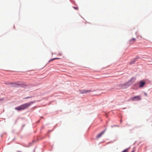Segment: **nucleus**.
I'll return each mask as SVG.
<instances>
[{
    "mask_svg": "<svg viewBox=\"0 0 152 152\" xmlns=\"http://www.w3.org/2000/svg\"><path fill=\"white\" fill-rule=\"evenodd\" d=\"M138 83H136L134 85V87H135L136 86H138Z\"/></svg>",
    "mask_w": 152,
    "mask_h": 152,
    "instance_id": "nucleus-17",
    "label": "nucleus"
},
{
    "mask_svg": "<svg viewBox=\"0 0 152 152\" xmlns=\"http://www.w3.org/2000/svg\"><path fill=\"white\" fill-rule=\"evenodd\" d=\"M144 94L146 96H148L146 92L144 93Z\"/></svg>",
    "mask_w": 152,
    "mask_h": 152,
    "instance_id": "nucleus-18",
    "label": "nucleus"
},
{
    "mask_svg": "<svg viewBox=\"0 0 152 152\" xmlns=\"http://www.w3.org/2000/svg\"><path fill=\"white\" fill-rule=\"evenodd\" d=\"M145 82L143 81H140V85L139 86V87L140 88L142 87L145 85Z\"/></svg>",
    "mask_w": 152,
    "mask_h": 152,
    "instance_id": "nucleus-8",
    "label": "nucleus"
},
{
    "mask_svg": "<svg viewBox=\"0 0 152 152\" xmlns=\"http://www.w3.org/2000/svg\"><path fill=\"white\" fill-rule=\"evenodd\" d=\"M18 88L21 87L24 88H27L28 86L24 83H18Z\"/></svg>",
    "mask_w": 152,
    "mask_h": 152,
    "instance_id": "nucleus-4",
    "label": "nucleus"
},
{
    "mask_svg": "<svg viewBox=\"0 0 152 152\" xmlns=\"http://www.w3.org/2000/svg\"><path fill=\"white\" fill-rule=\"evenodd\" d=\"M92 91L91 90H81L80 91V93L81 94H84L88 93Z\"/></svg>",
    "mask_w": 152,
    "mask_h": 152,
    "instance_id": "nucleus-7",
    "label": "nucleus"
},
{
    "mask_svg": "<svg viewBox=\"0 0 152 152\" xmlns=\"http://www.w3.org/2000/svg\"><path fill=\"white\" fill-rule=\"evenodd\" d=\"M36 101H31L29 102L22 104V105L18 106L15 109L18 111H20L24 110L28 107L31 104L35 102Z\"/></svg>",
    "mask_w": 152,
    "mask_h": 152,
    "instance_id": "nucleus-1",
    "label": "nucleus"
},
{
    "mask_svg": "<svg viewBox=\"0 0 152 152\" xmlns=\"http://www.w3.org/2000/svg\"><path fill=\"white\" fill-rule=\"evenodd\" d=\"M10 82H7V83H5L7 85H10Z\"/></svg>",
    "mask_w": 152,
    "mask_h": 152,
    "instance_id": "nucleus-13",
    "label": "nucleus"
},
{
    "mask_svg": "<svg viewBox=\"0 0 152 152\" xmlns=\"http://www.w3.org/2000/svg\"><path fill=\"white\" fill-rule=\"evenodd\" d=\"M135 40V39L134 38H132V39H131V40H130V41H132V40Z\"/></svg>",
    "mask_w": 152,
    "mask_h": 152,
    "instance_id": "nucleus-20",
    "label": "nucleus"
},
{
    "mask_svg": "<svg viewBox=\"0 0 152 152\" xmlns=\"http://www.w3.org/2000/svg\"><path fill=\"white\" fill-rule=\"evenodd\" d=\"M136 78L135 77H132L127 82L129 84H130V85L133 83V82L135 81Z\"/></svg>",
    "mask_w": 152,
    "mask_h": 152,
    "instance_id": "nucleus-5",
    "label": "nucleus"
},
{
    "mask_svg": "<svg viewBox=\"0 0 152 152\" xmlns=\"http://www.w3.org/2000/svg\"><path fill=\"white\" fill-rule=\"evenodd\" d=\"M128 151V149L127 148L124 150L122 152H127Z\"/></svg>",
    "mask_w": 152,
    "mask_h": 152,
    "instance_id": "nucleus-12",
    "label": "nucleus"
},
{
    "mask_svg": "<svg viewBox=\"0 0 152 152\" xmlns=\"http://www.w3.org/2000/svg\"><path fill=\"white\" fill-rule=\"evenodd\" d=\"M25 125V124H23L22 126V128H23V127H24Z\"/></svg>",
    "mask_w": 152,
    "mask_h": 152,
    "instance_id": "nucleus-24",
    "label": "nucleus"
},
{
    "mask_svg": "<svg viewBox=\"0 0 152 152\" xmlns=\"http://www.w3.org/2000/svg\"><path fill=\"white\" fill-rule=\"evenodd\" d=\"M105 129L103 131H102V132H101L96 137L97 138H100L102 135L105 132Z\"/></svg>",
    "mask_w": 152,
    "mask_h": 152,
    "instance_id": "nucleus-9",
    "label": "nucleus"
},
{
    "mask_svg": "<svg viewBox=\"0 0 152 152\" xmlns=\"http://www.w3.org/2000/svg\"><path fill=\"white\" fill-rule=\"evenodd\" d=\"M4 98H0V103L1 102V101H3L4 99Z\"/></svg>",
    "mask_w": 152,
    "mask_h": 152,
    "instance_id": "nucleus-16",
    "label": "nucleus"
},
{
    "mask_svg": "<svg viewBox=\"0 0 152 152\" xmlns=\"http://www.w3.org/2000/svg\"><path fill=\"white\" fill-rule=\"evenodd\" d=\"M119 126L118 125H113V126H112L111 127H115V126L118 127Z\"/></svg>",
    "mask_w": 152,
    "mask_h": 152,
    "instance_id": "nucleus-14",
    "label": "nucleus"
},
{
    "mask_svg": "<svg viewBox=\"0 0 152 152\" xmlns=\"http://www.w3.org/2000/svg\"><path fill=\"white\" fill-rule=\"evenodd\" d=\"M31 97H32V96H28V97H26L25 98V99H27L31 98Z\"/></svg>",
    "mask_w": 152,
    "mask_h": 152,
    "instance_id": "nucleus-15",
    "label": "nucleus"
},
{
    "mask_svg": "<svg viewBox=\"0 0 152 152\" xmlns=\"http://www.w3.org/2000/svg\"><path fill=\"white\" fill-rule=\"evenodd\" d=\"M120 121H121V123L122 122V121L121 120H120Z\"/></svg>",
    "mask_w": 152,
    "mask_h": 152,
    "instance_id": "nucleus-27",
    "label": "nucleus"
},
{
    "mask_svg": "<svg viewBox=\"0 0 152 152\" xmlns=\"http://www.w3.org/2000/svg\"><path fill=\"white\" fill-rule=\"evenodd\" d=\"M130 86V84H129L128 82L124 83H121L119 84L118 86L122 89H126Z\"/></svg>",
    "mask_w": 152,
    "mask_h": 152,
    "instance_id": "nucleus-2",
    "label": "nucleus"
},
{
    "mask_svg": "<svg viewBox=\"0 0 152 152\" xmlns=\"http://www.w3.org/2000/svg\"><path fill=\"white\" fill-rule=\"evenodd\" d=\"M34 142V141H33L32 142H31L29 143V145H28L25 146V147H29L31 145H32Z\"/></svg>",
    "mask_w": 152,
    "mask_h": 152,
    "instance_id": "nucleus-11",
    "label": "nucleus"
},
{
    "mask_svg": "<svg viewBox=\"0 0 152 152\" xmlns=\"http://www.w3.org/2000/svg\"><path fill=\"white\" fill-rule=\"evenodd\" d=\"M10 86L12 87L18 88V83H15L10 82Z\"/></svg>",
    "mask_w": 152,
    "mask_h": 152,
    "instance_id": "nucleus-6",
    "label": "nucleus"
},
{
    "mask_svg": "<svg viewBox=\"0 0 152 152\" xmlns=\"http://www.w3.org/2000/svg\"><path fill=\"white\" fill-rule=\"evenodd\" d=\"M52 131V130H49V131L48 132H50Z\"/></svg>",
    "mask_w": 152,
    "mask_h": 152,
    "instance_id": "nucleus-26",
    "label": "nucleus"
},
{
    "mask_svg": "<svg viewBox=\"0 0 152 152\" xmlns=\"http://www.w3.org/2000/svg\"><path fill=\"white\" fill-rule=\"evenodd\" d=\"M139 58V57L138 56H137L135 58H136V59H137V58Z\"/></svg>",
    "mask_w": 152,
    "mask_h": 152,
    "instance_id": "nucleus-25",
    "label": "nucleus"
},
{
    "mask_svg": "<svg viewBox=\"0 0 152 152\" xmlns=\"http://www.w3.org/2000/svg\"><path fill=\"white\" fill-rule=\"evenodd\" d=\"M136 58H134L132 60L131 62H130V64H133L136 61Z\"/></svg>",
    "mask_w": 152,
    "mask_h": 152,
    "instance_id": "nucleus-10",
    "label": "nucleus"
},
{
    "mask_svg": "<svg viewBox=\"0 0 152 152\" xmlns=\"http://www.w3.org/2000/svg\"><path fill=\"white\" fill-rule=\"evenodd\" d=\"M53 58H52V59H51L48 62L49 63V62H50L51 61H53Z\"/></svg>",
    "mask_w": 152,
    "mask_h": 152,
    "instance_id": "nucleus-22",
    "label": "nucleus"
},
{
    "mask_svg": "<svg viewBox=\"0 0 152 152\" xmlns=\"http://www.w3.org/2000/svg\"><path fill=\"white\" fill-rule=\"evenodd\" d=\"M73 7L75 9H77L78 8V7Z\"/></svg>",
    "mask_w": 152,
    "mask_h": 152,
    "instance_id": "nucleus-21",
    "label": "nucleus"
},
{
    "mask_svg": "<svg viewBox=\"0 0 152 152\" xmlns=\"http://www.w3.org/2000/svg\"><path fill=\"white\" fill-rule=\"evenodd\" d=\"M141 99L140 96L139 95L137 96L130 98V100L132 101H138Z\"/></svg>",
    "mask_w": 152,
    "mask_h": 152,
    "instance_id": "nucleus-3",
    "label": "nucleus"
},
{
    "mask_svg": "<svg viewBox=\"0 0 152 152\" xmlns=\"http://www.w3.org/2000/svg\"><path fill=\"white\" fill-rule=\"evenodd\" d=\"M17 120H16L15 121V123H16V122L17 121Z\"/></svg>",
    "mask_w": 152,
    "mask_h": 152,
    "instance_id": "nucleus-29",
    "label": "nucleus"
},
{
    "mask_svg": "<svg viewBox=\"0 0 152 152\" xmlns=\"http://www.w3.org/2000/svg\"><path fill=\"white\" fill-rule=\"evenodd\" d=\"M53 58H52V59H51L48 62L49 63V62H50L51 61H53Z\"/></svg>",
    "mask_w": 152,
    "mask_h": 152,
    "instance_id": "nucleus-23",
    "label": "nucleus"
},
{
    "mask_svg": "<svg viewBox=\"0 0 152 152\" xmlns=\"http://www.w3.org/2000/svg\"><path fill=\"white\" fill-rule=\"evenodd\" d=\"M132 152H134V150H132Z\"/></svg>",
    "mask_w": 152,
    "mask_h": 152,
    "instance_id": "nucleus-28",
    "label": "nucleus"
},
{
    "mask_svg": "<svg viewBox=\"0 0 152 152\" xmlns=\"http://www.w3.org/2000/svg\"><path fill=\"white\" fill-rule=\"evenodd\" d=\"M59 58H53V60H55V59H58Z\"/></svg>",
    "mask_w": 152,
    "mask_h": 152,
    "instance_id": "nucleus-19",
    "label": "nucleus"
}]
</instances>
